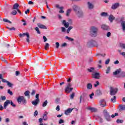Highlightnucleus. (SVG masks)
Returning <instances> with one entry per match:
<instances>
[{
  "instance_id": "nucleus-56",
  "label": "nucleus",
  "mask_w": 125,
  "mask_h": 125,
  "mask_svg": "<svg viewBox=\"0 0 125 125\" xmlns=\"http://www.w3.org/2000/svg\"><path fill=\"white\" fill-rule=\"evenodd\" d=\"M65 46H67V43L64 42L62 44V47H65Z\"/></svg>"
},
{
  "instance_id": "nucleus-57",
  "label": "nucleus",
  "mask_w": 125,
  "mask_h": 125,
  "mask_svg": "<svg viewBox=\"0 0 125 125\" xmlns=\"http://www.w3.org/2000/svg\"><path fill=\"white\" fill-rule=\"evenodd\" d=\"M43 39L44 40V42H47V38H46V37L43 36Z\"/></svg>"
},
{
  "instance_id": "nucleus-60",
  "label": "nucleus",
  "mask_w": 125,
  "mask_h": 125,
  "mask_svg": "<svg viewBox=\"0 0 125 125\" xmlns=\"http://www.w3.org/2000/svg\"><path fill=\"white\" fill-rule=\"evenodd\" d=\"M67 87H72V83H68L67 85L66 86Z\"/></svg>"
},
{
  "instance_id": "nucleus-63",
  "label": "nucleus",
  "mask_w": 125,
  "mask_h": 125,
  "mask_svg": "<svg viewBox=\"0 0 125 125\" xmlns=\"http://www.w3.org/2000/svg\"><path fill=\"white\" fill-rule=\"evenodd\" d=\"M106 36L108 38H109V37L111 36V32H107V34H106Z\"/></svg>"
},
{
  "instance_id": "nucleus-55",
  "label": "nucleus",
  "mask_w": 125,
  "mask_h": 125,
  "mask_svg": "<svg viewBox=\"0 0 125 125\" xmlns=\"http://www.w3.org/2000/svg\"><path fill=\"white\" fill-rule=\"evenodd\" d=\"M59 124L60 125H61V124H64V120H63L62 119H60L59 122Z\"/></svg>"
},
{
  "instance_id": "nucleus-42",
  "label": "nucleus",
  "mask_w": 125,
  "mask_h": 125,
  "mask_svg": "<svg viewBox=\"0 0 125 125\" xmlns=\"http://www.w3.org/2000/svg\"><path fill=\"white\" fill-rule=\"evenodd\" d=\"M47 101H44L43 103V104H42V107H45V106H46L47 105Z\"/></svg>"
},
{
  "instance_id": "nucleus-3",
  "label": "nucleus",
  "mask_w": 125,
  "mask_h": 125,
  "mask_svg": "<svg viewBox=\"0 0 125 125\" xmlns=\"http://www.w3.org/2000/svg\"><path fill=\"white\" fill-rule=\"evenodd\" d=\"M17 101L19 104H21V102H22V103L24 105H26V104H27V101L26 100V99H25L24 96H19L17 99Z\"/></svg>"
},
{
  "instance_id": "nucleus-53",
  "label": "nucleus",
  "mask_w": 125,
  "mask_h": 125,
  "mask_svg": "<svg viewBox=\"0 0 125 125\" xmlns=\"http://www.w3.org/2000/svg\"><path fill=\"white\" fill-rule=\"evenodd\" d=\"M61 29H62V33H65L66 32V28H65V27H62Z\"/></svg>"
},
{
  "instance_id": "nucleus-1",
  "label": "nucleus",
  "mask_w": 125,
  "mask_h": 125,
  "mask_svg": "<svg viewBox=\"0 0 125 125\" xmlns=\"http://www.w3.org/2000/svg\"><path fill=\"white\" fill-rule=\"evenodd\" d=\"M98 34V28L95 26H92L90 28V35L92 38H95Z\"/></svg>"
},
{
  "instance_id": "nucleus-54",
  "label": "nucleus",
  "mask_w": 125,
  "mask_h": 125,
  "mask_svg": "<svg viewBox=\"0 0 125 125\" xmlns=\"http://www.w3.org/2000/svg\"><path fill=\"white\" fill-rule=\"evenodd\" d=\"M109 63H110V59H108L105 62V64L106 65H108V64H109Z\"/></svg>"
},
{
  "instance_id": "nucleus-47",
  "label": "nucleus",
  "mask_w": 125,
  "mask_h": 125,
  "mask_svg": "<svg viewBox=\"0 0 125 125\" xmlns=\"http://www.w3.org/2000/svg\"><path fill=\"white\" fill-rule=\"evenodd\" d=\"M59 46H60V44L58 42H56V48H59Z\"/></svg>"
},
{
  "instance_id": "nucleus-22",
  "label": "nucleus",
  "mask_w": 125,
  "mask_h": 125,
  "mask_svg": "<svg viewBox=\"0 0 125 125\" xmlns=\"http://www.w3.org/2000/svg\"><path fill=\"white\" fill-rule=\"evenodd\" d=\"M47 112L45 111L43 115V119L44 121H47V115H48Z\"/></svg>"
},
{
  "instance_id": "nucleus-18",
  "label": "nucleus",
  "mask_w": 125,
  "mask_h": 125,
  "mask_svg": "<svg viewBox=\"0 0 125 125\" xmlns=\"http://www.w3.org/2000/svg\"><path fill=\"white\" fill-rule=\"evenodd\" d=\"M37 25L38 26L39 28H40V29H44L45 30H46V29H47V28H46L44 25L40 23H38L37 24Z\"/></svg>"
},
{
  "instance_id": "nucleus-23",
  "label": "nucleus",
  "mask_w": 125,
  "mask_h": 125,
  "mask_svg": "<svg viewBox=\"0 0 125 125\" xmlns=\"http://www.w3.org/2000/svg\"><path fill=\"white\" fill-rule=\"evenodd\" d=\"M121 27L124 32H125V21H122L121 22Z\"/></svg>"
},
{
  "instance_id": "nucleus-59",
  "label": "nucleus",
  "mask_w": 125,
  "mask_h": 125,
  "mask_svg": "<svg viewBox=\"0 0 125 125\" xmlns=\"http://www.w3.org/2000/svg\"><path fill=\"white\" fill-rule=\"evenodd\" d=\"M1 81L2 82V83H6L8 82L7 81H6V80H5L3 78H2Z\"/></svg>"
},
{
  "instance_id": "nucleus-12",
  "label": "nucleus",
  "mask_w": 125,
  "mask_h": 125,
  "mask_svg": "<svg viewBox=\"0 0 125 125\" xmlns=\"http://www.w3.org/2000/svg\"><path fill=\"white\" fill-rule=\"evenodd\" d=\"M120 6V3H115L113 4L111 6V9H113V10H115V9H117L118 7Z\"/></svg>"
},
{
  "instance_id": "nucleus-64",
  "label": "nucleus",
  "mask_w": 125,
  "mask_h": 125,
  "mask_svg": "<svg viewBox=\"0 0 125 125\" xmlns=\"http://www.w3.org/2000/svg\"><path fill=\"white\" fill-rule=\"evenodd\" d=\"M20 75V72L19 71H16V76H19Z\"/></svg>"
},
{
  "instance_id": "nucleus-21",
  "label": "nucleus",
  "mask_w": 125,
  "mask_h": 125,
  "mask_svg": "<svg viewBox=\"0 0 125 125\" xmlns=\"http://www.w3.org/2000/svg\"><path fill=\"white\" fill-rule=\"evenodd\" d=\"M87 110H90L91 112H97V109L89 106L87 108Z\"/></svg>"
},
{
  "instance_id": "nucleus-20",
  "label": "nucleus",
  "mask_w": 125,
  "mask_h": 125,
  "mask_svg": "<svg viewBox=\"0 0 125 125\" xmlns=\"http://www.w3.org/2000/svg\"><path fill=\"white\" fill-rule=\"evenodd\" d=\"M62 24L64 26V27H65V28H68L69 27V25H70L69 22H66L65 20H63L62 21Z\"/></svg>"
},
{
  "instance_id": "nucleus-25",
  "label": "nucleus",
  "mask_w": 125,
  "mask_h": 125,
  "mask_svg": "<svg viewBox=\"0 0 125 125\" xmlns=\"http://www.w3.org/2000/svg\"><path fill=\"white\" fill-rule=\"evenodd\" d=\"M40 101H39L38 99H36L34 101L32 102V104L33 105H34V106H37L38 104H39V102Z\"/></svg>"
},
{
  "instance_id": "nucleus-62",
  "label": "nucleus",
  "mask_w": 125,
  "mask_h": 125,
  "mask_svg": "<svg viewBox=\"0 0 125 125\" xmlns=\"http://www.w3.org/2000/svg\"><path fill=\"white\" fill-rule=\"evenodd\" d=\"M120 46H121V47H123V48L125 49V44L121 43V44H120Z\"/></svg>"
},
{
  "instance_id": "nucleus-44",
  "label": "nucleus",
  "mask_w": 125,
  "mask_h": 125,
  "mask_svg": "<svg viewBox=\"0 0 125 125\" xmlns=\"http://www.w3.org/2000/svg\"><path fill=\"white\" fill-rule=\"evenodd\" d=\"M10 104L12 106V107H16V105L13 104L12 101L10 100Z\"/></svg>"
},
{
  "instance_id": "nucleus-14",
  "label": "nucleus",
  "mask_w": 125,
  "mask_h": 125,
  "mask_svg": "<svg viewBox=\"0 0 125 125\" xmlns=\"http://www.w3.org/2000/svg\"><path fill=\"white\" fill-rule=\"evenodd\" d=\"M74 110L73 108H68L67 110H66L64 112L65 115H68L69 114L72 113V111Z\"/></svg>"
},
{
  "instance_id": "nucleus-27",
  "label": "nucleus",
  "mask_w": 125,
  "mask_h": 125,
  "mask_svg": "<svg viewBox=\"0 0 125 125\" xmlns=\"http://www.w3.org/2000/svg\"><path fill=\"white\" fill-rule=\"evenodd\" d=\"M88 7L89 9H92V8H93V7H94L93 4H92L91 3L88 2Z\"/></svg>"
},
{
  "instance_id": "nucleus-36",
  "label": "nucleus",
  "mask_w": 125,
  "mask_h": 125,
  "mask_svg": "<svg viewBox=\"0 0 125 125\" xmlns=\"http://www.w3.org/2000/svg\"><path fill=\"white\" fill-rule=\"evenodd\" d=\"M116 123H117V124H123V123H124V120H123L118 119L116 121Z\"/></svg>"
},
{
  "instance_id": "nucleus-26",
  "label": "nucleus",
  "mask_w": 125,
  "mask_h": 125,
  "mask_svg": "<svg viewBox=\"0 0 125 125\" xmlns=\"http://www.w3.org/2000/svg\"><path fill=\"white\" fill-rule=\"evenodd\" d=\"M19 6V4L17 3L14 4L12 9H18V7Z\"/></svg>"
},
{
  "instance_id": "nucleus-29",
  "label": "nucleus",
  "mask_w": 125,
  "mask_h": 125,
  "mask_svg": "<svg viewBox=\"0 0 125 125\" xmlns=\"http://www.w3.org/2000/svg\"><path fill=\"white\" fill-rule=\"evenodd\" d=\"M116 100H117V97L116 96H113L112 98L111 99V102H113V103L116 102Z\"/></svg>"
},
{
  "instance_id": "nucleus-39",
  "label": "nucleus",
  "mask_w": 125,
  "mask_h": 125,
  "mask_svg": "<svg viewBox=\"0 0 125 125\" xmlns=\"http://www.w3.org/2000/svg\"><path fill=\"white\" fill-rule=\"evenodd\" d=\"M35 30L36 31V32H37V34H41V31H40V29H39V27H35Z\"/></svg>"
},
{
  "instance_id": "nucleus-17",
  "label": "nucleus",
  "mask_w": 125,
  "mask_h": 125,
  "mask_svg": "<svg viewBox=\"0 0 125 125\" xmlns=\"http://www.w3.org/2000/svg\"><path fill=\"white\" fill-rule=\"evenodd\" d=\"M100 104L102 107H105L106 106V102L104 100H102L100 102Z\"/></svg>"
},
{
  "instance_id": "nucleus-37",
  "label": "nucleus",
  "mask_w": 125,
  "mask_h": 125,
  "mask_svg": "<svg viewBox=\"0 0 125 125\" xmlns=\"http://www.w3.org/2000/svg\"><path fill=\"white\" fill-rule=\"evenodd\" d=\"M72 29H73V27L72 26H69L68 27V28L67 29V34H69L70 33V31H71L72 30Z\"/></svg>"
},
{
  "instance_id": "nucleus-58",
  "label": "nucleus",
  "mask_w": 125,
  "mask_h": 125,
  "mask_svg": "<svg viewBox=\"0 0 125 125\" xmlns=\"http://www.w3.org/2000/svg\"><path fill=\"white\" fill-rule=\"evenodd\" d=\"M0 59L3 62H6V60H5V59L4 58H3V57H1Z\"/></svg>"
},
{
  "instance_id": "nucleus-35",
  "label": "nucleus",
  "mask_w": 125,
  "mask_h": 125,
  "mask_svg": "<svg viewBox=\"0 0 125 125\" xmlns=\"http://www.w3.org/2000/svg\"><path fill=\"white\" fill-rule=\"evenodd\" d=\"M6 29H8V30H9V31H15V28L14 27L9 28L8 26L6 27Z\"/></svg>"
},
{
  "instance_id": "nucleus-5",
  "label": "nucleus",
  "mask_w": 125,
  "mask_h": 125,
  "mask_svg": "<svg viewBox=\"0 0 125 125\" xmlns=\"http://www.w3.org/2000/svg\"><path fill=\"white\" fill-rule=\"evenodd\" d=\"M100 73L98 72H96V71H94L92 73L91 78L93 79H96V80H99L100 79Z\"/></svg>"
},
{
  "instance_id": "nucleus-52",
  "label": "nucleus",
  "mask_w": 125,
  "mask_h": 125,
  "mask_svg": "<svg viewBox=\"0 0 125 125\" xmlns=\"http://www.w3.org/2000/svg\"><path fill=\"white\" fill-rule=\"evenodd\" d=\"M39 115V112H38V110H36L34 112V117H37Z\"/></svg>"
},
{
  "instance_id": "nucleus-8",
  "label": "nucleus",
  "mask_w": 125,
  "mask_h": 125,
  "mask_svg": "<svg viewBox=\"0 0 125 125\" xmlns=\"http://www.w3.org/2000/svg\"><path fill=\"white\" fill-rule=\"evenodd\" d=\"M75 13L78 18H83V12L81 10L76 12Z\"/></svg>"
},
{
  "instance_id": "nucleus-24",
  "label": "nucleus",
  "mask_w": 125,
  "mask_h": 125,
  "mask_svg": "<svg viewBox=\"0 0 125 125\" xmlns=\"http://www.w3.org/2000/svg\"><path fill=\"white\" fill-rule=\"evenodd\" d=\"M108 19L111 23H112V22H113V21L115 20V17H114V16H113L112 15H110L109 16Z\"/></svg>"
},
{
  "instance_id": "nucleus-31",
  "label": "nucleus",
  "mask_w": 125,
  "mask_h": 125,
  "mask_svg": "<svg viewBox=\"0 0 125 125\" xmlns=\"http://www.w3.org/2000/svg\"><path fill=\"white\" fill-rule=\"evenodd\" d=\"M94 70V68L93 67H90V68L87 69V71H88V72H90V73L94 72V71H93Z\"/></svg>"
},
{
  "instance_id": "nucleus-33",
  "label": "nucleus",
  "mask_w": 125,
  "mask_h": 125,
  "mask_svg": "<svg viewBox=\"0 0 125 125\" xmlns=\"http://www.w3.org/2000/svg\"><path fill=\"white\" fill-rule=\"evenodd\" d=\"M47 48H49V44L48 43H45V45L44 46V49L45 50H47Z\"/></svg>"
},
{
  "instance_id": "nucleus-49",
  "label": "nucleus",
  "mask_w": 125,
  "mask_h": 125,
  "mask_svg": "<svg viewBox=\"0 0 125 125\" xmlns=\"http://www.w3.org/2000/svg\"><path fill=\"white\" fill-rule=\"evenodd\" d=\"M74 97H75V93L73 92L70 96V99H74Z\"/></svg>"
},
{
  "instance_id": "nucleus-61",
  "label": "nucleus",
  "mask_w": 125,
  "mask_h": 125,
  "mask_svg": "<svg viewBox=\"0 0 125 125\" xmlns=\"http://www.w3.org/2000/svg\"><path fill=\"white\" fill-rule=\"evenodd\" d=\"M39 97H40V94H36V99H38V101H40V99H39Z\"/></svg>"
},
{
  "instance_id": "nucleus-2",
  "label": "nucleus",
  "mask_w": 125,
  "mask_h": 125,
  "mask_svg": "<svg viewBox=\"0 0 125 125\" xmlns=\"http://www.w3.org/2000/svg\"><path fill=\"white\" fill-rule=\"evenodd\" d=\"M87 46H88V47H91V46H96L97 47V46H98V44L96 41L92 40L87 43Z\"/></svg>"
},
{
  "instance_id": "nucleus-6",
  "label": "nucleus",
  "mask_w": 125,
  "mask_h": 125,
  "mask_svg": "<svg viewBox=\"0 0 125 125\" xmlns=\"http://www.w3.org/2000/svg\"><path fill=\"white\" fill-rule=\"evenodd\" d=\"M117 92H118V88L113 87H110V94L111 95H116Z\"/></svg>"
},
{
  "instance_id": "nucleus-43",
  "label": "nucleus",
  "mask_w": 125,
  "mask_h": 125,
  "mask_svg": "<svg viewBox=\"0 0 125 125\" xmlns=\"http://www.w3.org/2000/svg\"><path fill=\"white\" fill-rule=\"evenodd\" d=\"M25 96H28L30 95V91H26L24 92Z\"/></svg>"
},
{
  "instance_id": "nucleus-13",
  "label": "nucleus",
  "mask_w": 125,
  "mask_h": 125,
  "mask_svg": "<svg viewBox=\"0 0 125 125\" xmlns=\"http://www.w3.org/2000/svg\"><path fill=\"white\" fill-rule=\"evenodd\" d=\"M73 10L75 11V13H77L78 11H80L81 10V8L79 6L74 5L73 7Z\"/></svg>"
},
{
  "instance_id": "nucleus-11",
  "label": "nucleus",
  "mask_w": 125,
  "mask_h": 125,
  "mask_svg": "<svg viewBox=\"0 0 125 125\" xmlns=\"http://www.w3.org/2000/svg\"><path fill=\"white\" fill-rule=\"evenodd\" d=\"M73 89H74L73 87L66 86L65 88V92H66V93H70L71 91H73Z\"/></svg>"
},
{
  "instance_id": "nucleus-50",
  "label": "nucleus",
  "mask_w": 125,
  "mask_h": 125,
  "mask_svg": "<svg viewBox=\"0 0 125 125\" xmlns=\"http://www.w3.org/2000/svg\"><path fill=\"white\" fill-rule=\"evenodd\" d=\"M110 70L111 69L110 67H107V70L106 71V74H108L109 73H110Z\"/></svg>"
},
{
  "instance_id": "nucleus-19",
  "label": "nucleus",
  "mask_w": 125,
  "mask_h": 125,
  "mask_svg": "<svg viewBox=\"0 0 125 125\" xmlns=\"http://www.w3.org/2000/svg\"><path fill=\"white\" fill-rule=\"evenodd\" d=\"M96 96H100V95H102V92L100 90H97L95 92Z\"/></svg>"
},
{
  "instance_id": "nucleus-51",
  "label": "nucleus",
  "mask_w": 125,
  "mask_h": 125,
  "mask_svg": "<svg viewBox=\"0 0 125 125\" xmlns=\"http://www.w3.org/2000/svg\"><path fill=\"white\" fill-rule=\"evenodd\" d=\"M11 14L13 15H16V14H17V11H16V10H13L11 13Z\"/></svg>"
},
{
  "instance_id": "nucleus-7",
  "label": "nucleus",
  "mask_w": 125,
  "mask_h": 125,
  "mask_svg": "<svg viewBox=\"0 0 125 125\" xmlns=\"http://www.w3.org/2000/svg\"><path fill=\"white\" fill-rule=\"evenodd\" d=\"M104 117L108 122L111 121V115H109V113L107 112V110H104Z\"/></svg>"
},
{
  "instance_id": "nucleus-48",
  "label": "nucleus",
  "mask_w": 125,
  "mask_h": 125,
  "mask_svg": "<svg viewBox=\"0 0 125 125\" xmlns=\"http://www.w3.org/2000/svg\"><path fill=\"white\" fill-rule=\"evenodd\" d=\"M98 85H99V82L96 81V83L94 84V86H95V87H96V86H98Z\"/></svg>"
},
{
  "instance_id": "nucleus-10",
  "label": "nucleus",
  "mask_w": 125,
  "mask_h": 125,
  "mask_svg": "<svg viewBox=\"0 0 125 125\" xmlns=\"http://www.w3.org/2000/svg\"><path fill=\"white\" fill-rule=\"evenodd\" d=\"M122 71V69L121 68L116 69L115 72H113L114 76H116L117 77L119 75L121 74V72Z\"/></svg>"
},
{
  "instance_id": "nucleus-30",
  "label": "nucleus",
  "mask_w": 125,
  "mask_h": 125,
  "mask_svg": "<svg viewBox=\"0 0 125 125\" xmlns=\"http://www.w3.org/2000/svg\"><path fill=\"white\" fill-rule=\"evenodd\" d=\"M119 107L120 110H123L124 111H125V105L120 104L119 105Z\"/></svg>"
},
{
  "instance_id": "nucleus-4",
  "label": "nucleus",
  "mask_w": 125,
  "mask_h": 125,
  "mask_svg": "<svg viewBox=\"0 0 125 125\" xmlns=\"http://www.w3.org/2000/svg\"><path fill=\"white\" fill-rule=\"evenodd\" d=\"M26 36L27 37L26 41L27 42H28V43H30V34H29V33L27 32L26 33H21L19 34L20 38H22V37H26Z\"/></svg>"
},
{
  "instance_id": "nucleus-32",
  "label": "nucleus",
  "mask_w": 125,
  "mask_h": 125,
  "mask_svg": "<svg viewBox=\"0 0 125 125\" xmlns=\"http://www.w3.org/2000/svg\"><path fill=\"white\" fill-rule=\"evenodd\" d=\"M101 16L106 17V16H108V13L106 12H102L101 14Z\"/></svg>"
},
{
  "instance_id": "nucleus-38",
  "label": "nucleus",
  "mask_w": 125,
  "mask_h": 125,
  "mask_svg": "<svg viewBox=\"0 0 125 125\" xmlns=\"http://www.w3.org/2000/svg\"><path fill=\"white\" fill-rule=\"evenodd\" d=\"M7 84L8 86H9V87H12V86L13 85V84L11 83L10 82L8 81L7 82Z\"/></svg>"
},
{
  "instance_id": "nucleus-46",
  "label": "nucleus",
  "mask_w": 125,
  "mask_h": 125,
  "mask_svg": "<svg viewBox=\"0 0 125 125\" xmlns=\"http://www.w3.org/2000/svg\"><path fill=\"white\" fill-rule=\"evenodd\" d=\"M70 13H71V10L68 9L66 12V16H69Z\"/></svg>"
},
{
  "instance_id": "nucleus-40",
  "label": "nucleus",
  "mask_w": 125,
  "mask_h": 125,
  "mask_svg": "<svg viewBox=\"0 0 125 125\" xmlns=\"http://www.w3.org/2000/svg\"><path fill=\"white\" fill-rule=\"evenodd\" d=\"M3 22H8V23H10V24H11V23H12V22L10 21L7 20V19H3Z\"/></svg>"
},
{
  "instance_id": "nucleus-16",
  "label": "nucleus",
  "mask_w": 125,
  "mask_h": 125,
  "mask_svg": "<svg viewBox=\"0 0 125 125\" xmlns=\"http://www.w3.org/2000/svg\"><path fill=\"white\" fill-rule=\"evenodd\" d=\"M117 78H125V72L121 70L120 74L117 76Z\"/></svg>"
},
{
  "instance_id": "nucleus-41",
  "label": "nucleus",
  "mask_w": 125,
  "mask_h": 125,
  "mask_svg": "<svg viewBox=\"0 0 125 125\" xmlns=\"http://www.w3.org/2000/svg\"><path fill=\"white\" fill-rule=\"evenodd\" d=\"M7 93H8V94H10V95H11V96L13 95V93L10 90V89H8Z\"/></svg>"
},
{
  "instance_id": "nucleus-28",
  "label": "nucleus",
  "mask_w": 125,
  "mask_h": 125,
  "mask_svg": "<svg viewBox=\"0 0 125 125\" xmlns=\"http://www.w3.org/2000/svg\"><path fill=\"white\" fill-rule=\"evenodd\" d=\"M86 86L87 89H91L92 88V84L90 83H87Z\"/></svg>"
},
{
  "instance_id": "nucleus-15",
  "label": "nucleus",
  "mask_w": 125,
  "mask_h": 125,
  "mask_svg": "<svg viewBox=\"0 0 125 125\" xmlns=\"http://www.w3.org/2000/svg\"><path fill=\"white\" fill-rule=\"evenodd\" d=\"M9 104H10V100H7L4 103V109H6Z\"/></svg>"
},
{
  "instance_id": "nucleus-45",
  "label": "nucleus",
  "mask_w": 125,
  "mask_h": 125,
  "mask_svg": "<svg viewBox=\"0 0 125 125\" xmlns=\"http://www.w3.org/2000/svg\"><path fill=\"white\" fill-rule=\"evenodd\" d=\"M0 97L2 101H4V100L6 99V97H5V96H1Z\"/></svg>"
},
{
  "instance_id": "nucleus-9",
  "label": "nucleus",
  "mask_w": 125,
  "mask_h": 125,
  "mask_svg": "<svg viewBox=\"0 0 125 125\" xmlns=\"http://www.w3.org/2000/svg\"><path fill=\"white\" fill-rule=\"evenodd\" d=\"M101 28L102 29V30H104V31H108V30H110V27L109 26L106 24H102L101 26Z\"/></svg>"
},
{
  "instance_id": "nucleus-34",
  "label": "nucleus",
  "mask_w": 125,
  "mask_h": 125,
  "mask_svg": "<svg viewBox=\"0 0 125 125\" xmlns=\"http://www.w3.org/2000/svg\"><path fill=\"white\" fill-rule=\"evenodd\" d=\"M65 39L66 40H68V41H70V42H74V39L70 38L68 36H66L65 37Z\"/></svg>"
}]
</instances>
